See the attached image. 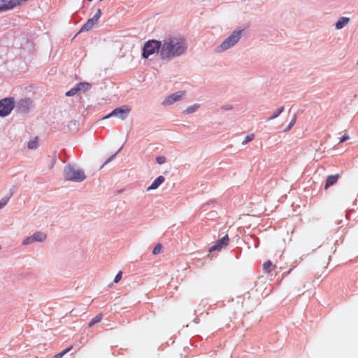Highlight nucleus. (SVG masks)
<instances>
[{
    "label": "nucleus",
    "instance_id": "nucleus-27",
    "mask_svg": "<svg viewBox=\"0 0 358 358\" xmlns=\"http://www.w3.org/2000/svg\"><path fill=\"white\" fill-rule=\"evenodd\" d=\"M156 162L159 164H162L166 162V157L164 156H159L156 158Z\"/></svg>",
    "mask_w": 358,
    "mask_h": 358
},
{
    "label": "nucleus",
    "instance_id": "nucleus-16",
    "mask_svg": "<svg viewBox=\"0 0 358 358\" xmlns=\"http://www.w3.org/2000/svg\"><path fill=\"white\" fill-rule=\"evenodd\" d=\"M200 107V105L199 103H194L192 106H188L184 111V114H191L194 112H196L199 108Z\"/></svg>",
    "mask_w": 358,
    "mask_h": 358
},
{
    "label": "nucleus",
    "instance_id": "nucleus-12",
    "mask_svg": "<svg viewBox=\"0 0 358 358\" xmlns=\"http://www.w3.org/2000/svg\"><path fill=\"white\" fill-rule=\"evenodd\" d=\"M165 180V178L162 176H158L152 184L147 188V191L157 189Z\"/></svg>",
    "mask_w": 358,
    "mask_h": 358
},
{
    "label": "nucleus",
    "instance_id": "nucleus-13",
    "mask_svg": "<svg viewBox=\"0 0 358 358\" xmlns=\"http://www.w3.org/2000/svg\"><path fill=\"white\" fill-rule=\"evenodd\" d=\"M350 22V18L346 17H341L335 24L336 29H341Z\"/></svg>",
    "mask_w": 358,
    "mask_h": 358
},
{
    "label": "nucleus",
    "instance_id": "nucleus-17",
    "mask_svg": "<svg viewBox=\"0 0 358 358\" xmlns=\"http://www.w3.org/2000/svg\"><path fill=\"white\" fill-rule=\"evenodd\" d=\"M77 87L79 91L86 92L90 88L91 85L88 83H80L77 84Z\"/></svg>",
    "mask_w": 358,
    "mask_h": 358
},
{
    "label": "nucleus",
    "instance_id": "nucleus-25",
    "mask_svg": "<svg viewBox=\"0 0 358 358\" xmlns=\"http://www.w3.org/2000/svg\"><path fill=\"white\" fill-rule=\"evenodd\" d=\"M10 197H4L0 200V209L3 208L8 202Z\"/></svg>",
    "mask_w": 358,
    "mask_h": 358
},
{
    "label": "nucleus",
    "instance_id": "nucleus-30",
    "mask_svg": "<svg viewBox=\"0 0 358 358\" xmlns=\"http://www.w3.org/2000/svg\"><path fill=\"white\" fill-rule=\"evenodd\" d=\"M101 15V9H98L96 13L94 15V17L92 18L94 20H96V22H98Z\"/></svg>",
    "mask_w": 358,
    "mask_h": 358
},
{
    "label": "nucleus",
    "instance_id": "nucleus-10",
    "mask_svg": "<svg viewBox=\"0 0 358 358\" xmlns=\"http://www.w3.org/2000/svg\"><path fill=\"white\" fill-rule=\"evenodd\" d=\"M229 238L227 235L224 236L222 238L217 240L215 244L211 247L209 251L211 252L215 250H220L224 247L227 246L229 243Z\"/></svg>",
    "mask_w": 358,
    "mask_h": 358
},
{
    "label": "nucleus",
    "instance_id": "nucleus-26",
    "mask_svg": "<svg viewBox=\"0 0 358 358\" xmlns=\"http://www.w3.org/2000/svg\"><path fill=\"white\" fill-rule=\"evenodd\" d=\"M162 246L161 244H157V245H155V247L153 249V251H152V253L154 255H157L159 253H160L161 250H162Z\"/></svg>",
    "mask_w": 358,
    "mask_h": 358
},
{
    "label": "nucleus",
    "instance_id": "nucleus-1",
    "mask_svg": "<svg viewBox=\"0 0 358 358\" xmlns=\"http://www.w3.org/2000/svg\"><path fill=\"white\" fill-rule=\"evenodd\" d=\"M162 42L160 58L163 61L170 62L184 55L187 50V42L181 36H169Z\"/></svg>",
    "mask_w": 358,
    "mask_h": 358
},
{
    "label": "nucleus",
    "instance_id": "nucleus-4",
    "mask_svg": "<svg viewBox=\"0 0 358 358\" xmlns=\"http://www.w3.org/2000/svg\"><path fill=\"white\" fill-rule=\"evenodd\" d=\"M162 49L161 41L150 40L147 41L143 48V58L148 59L150 56L158 54L160 56Z\"/></svg>",
    "mask_w": 358,
    "mask_h": 358
},
{
    "label": "nucleus",
    "instance_id": "nucleus-28",
    "mask_svg": "<svg viewBox=\"0 0 358 358\" xmlns=\"http://www.w3.org/2000/svg\"><path fill=\"white\" fill-rule=\"evenodd\" d=\"M71 350V348H66V350H63L62 352L58 353L55 356V358H62L66 353H67Z\"/></svg>",
    "mask_w": 358,
    "mask_h": 358
},
{
    "label": "nucleus",
    "instance_id": "nucleus-20",
    "mask_svg": "<svg viewBox=\"0 0 358 358\" xmlns=\"http://www.w3.org/2000/svg\"><path fill=\"white\" fill-rule=\"evenodd\" d=\"M102 316H103V315H102V314H101V313H100V314H99V315H96V316H95V317H94V318L90 321V322L89 323V326H90V327H92V326H93L94 324H96V323L99 322L101 320V319H102Z\"/></svg>",
    "mask_w": 358,
    "mask_h": 358
},
{
    "label": "nucleus",
    "instance_id": "nucleus-14",
    "mask_svg": "<svg viewBox=\"0 0 358 358\" xmlns=\"http://www.w3.org/2000/svg\"><path fill=\"white\" fill-rule=\"evenodd\" d=\"M96 22H97L94 20L92 17L89 19L87 21V22L82 27L80 31L83 32L90 30Z\"/></svg>",
    "mask_w": 358,
    "mask_h": 358
},
{
    "label": "nucleus",
    "instance_id": "nucleus-21",
    "mask_svg": "<svg viewBox=\"0 0 358 358\" xmlns=\"http://www.w3.org/2000/svg\"><path fill=\"white\" fill-rule=\"evenodd\" d=\"M273 264L271 261H267L264 264V269L266 272H271L272 270Z\"/></svg>",
    "mask_w": 358,
    "mask_h": 358
},
{
    "label": "nucleus",
    "instance_id": "nucleus-7",
    "mask_svg": "<svg viewBox=\"0 0 358 358\" xmlns=\"http://www.w3.org/2000/svg\"><path fill=\"white\" fill-rule=\"evenodd\" d=\"M129 111L130 109L126 106L117 108L115 110H113L110 113L105 116L103 119H107L112 117H117L119 119L124 120L127 117Z\"/></svg>",
    "mask_w": 358,
    "mask_h": 358
},
{
    "label": "nucleus",
    "instance_id": "nucleus-31",
    "mask_svg": "<svg viewBox=\"0 0 358 358\" xmlns=\"http://www.w3.org/2000/svg\"><path fill=\"white\" fill-rule=\"evenodd\" d=\"M121 149H122V148H120L117 150V152L116 153H115L113 155H112L111 157H110L107 159V161L105 162V164H107V163L110 162V161H112V160L115 157V156H116V155H117L120 152Z\"/></svg>",
    "mask_w": 358,
    "mask_h": 358
},
{
    "label": "nucleus",
    "instance_id": "nucleus-15",
    "mask_svg": "<svg viewBox=\"0 0 358 358\" xmlns=\"http://www.w3.org/2000/svg\"><path fill=\"white\" fill-rule=\"evenodd\" d=\"M337 179H338V176H328V178L327 179V181H326V184H325L324 188L327 189L330 186H331L334 184H335L336 182V181H337Z\"/></svg>",
    "mask_w": 358,
    "mask_h": 358
},
{
    "label": "nucleus",
    "instance_id": "nucleus-5",
    "mask_svg": "<svg viewBox=\"0 0 358 358\" xmlns=\"http://www.w3.org/2000/svg\"><path fill=\"white\" fill-rule=\"evenodd\" d=\"M15 107V101L13 98L7 97L0 101V116L6 117L8 115Z\"/></svg>",
    "mask_w": 358,
    "mask_h": 358
},
{
    "label": "nucleus",
    "instance_id": "nucleus-29",
    "mask_svg": "<svg viewBox=\"0 0 358 358\" xmlns=\"http://www.w3.org/2000/svg\"><path fill=\"white\" fill-rule=\"evenodd\" d=\"M122 276V271H119L117 273V274L116 275V276L115 277L114 282L115 283H117L121 280Z\"/></svg>",
    "mask_w": 358,
    "mask_h": 358
},
{
    "label": "nucleus",
    "instance_id": "nucleus-9",
    "mask_svg": "<svg viewBox=\"0 0 358 358\" xmlns=\"http://www.w3.org/2000/svg\"><path fill=\"white\" fill-rule=\"evenodd\" d=\"M31 106V101L29 99H21L17 103V110L22 113H26L29 111Z\"/></svg>",
    "mask_w": 358,
    "mask_h": 358
},
{
    "label": "nucleus",
    "instance_id": "nucleus-11",
    "mask_svg": "<svg viewBox=\"0 0 358 358\" xmlns=\"http://www.w3.org/2000/svg\"><path fill=\"white\" fill-rule=\"evenodd\" d=\"M16 7L14 0H0V11L11 10Z\"/></svg>",
    "mask_w": 358,
    "mask_h": 358
},
{
    "label": "nucleus",
    "instance_id": "nucleus-33",
    "mask_svg": "<svg viewBox=\"0 0 358 358\" xmlns=\"http://www.w3.org/2000/svg\"><path fill=\"white\" fill-rule=\"evenodd\" d=\"M231 108V106H227L226 107V109H230Z\"/></svg>",
    "mask_w": 358,
    "mask_h": 358
},
{
    "label": "nucleus",
    "instance_id": "nucleus-6",
    "mask_svg": "<svg viewBox=\"0 0 358 358\" xmlns=\"http://www.w3.org/2000/svg\"><path fill=\"white\" fill-rule=\"evenodd\" d=\"M47 238V234L42 231H36L33 235L25 238L22 242V245H31L35 242L43 243Z\"/></svg>",
    "mask_w": 358,
    "mask_h": 358
},
{
    "label": "nucleus",
    "instance_id": "nucleus-22",
    "mask_svg": "<svg viewBox=\"0 0 358 358\" xmlns=\"http://www.w3.org/2000/svg\"><path fill=\"white\" fill-rule=\"evenodd\" d=\"M78 92H79V90L78 89V87L76 85L75 87L72 88L71 90H69L68 92H66V96H74Z\"/></svg>",
    "mask_w": 358,
    "mask_h": 358
},
{
    "label": "nucleus",
    "instance_id": "nucleus-2",
    "mask_svg": "<svg viewBox=\"0 0 358 358\" xmlns=\"http://www.w3.org/2000/svg\"><path fill=\"white\" fill-rule=\"evenodd\" d=\"M243 32V29H235L233 31L229 36L215 48V52L216 53H222L234 48L241 40Z\"/></svg>",
    "mask_w": 358,
    "mask_h": 358
},
{
    "label": "nucleus",
    "instance_id": "nucleus-24",
    "mask_svg": "<svg viewBox=\"0 0 358 358\" xmlns=\"http://www.w3.org/2000/svg\"><path fill=\"white\" fill-rule=\"evenodd\" d=\"M254 138H255V135L253 134L247 135L245 138V140L243 141L242 144L246 145L248 143L252 141L254 139Z\"/></svg>",
    "mask_w": 358,
    "mask_h": 358
},
{
    "label": "nucleus",
    "instance_id": "nucleus-32",
    "mask_svg": "<svg viewBox=\"0 0 358 358\" xmlns=\"http://www.w3.org/2000/svg\"><path fill=\"white\" fill-rule=\"evenodd\" d=\"M348 139H350L349 136L345 134L344 136H343V137L341 138L339 143H343V142L348 141Z\"/></svg>",
    "mask_w": 358,
    "mask_h": 358
},
{
    "label": "nucleus",
    "instance_id": "nucleus-23",
    "mask_svg": "<svg viewBox=\"0 0 358 358\" xmlns=\"http://www.w3.org/2000/svg\"><path fill=\"white\" fill-rule=\"evenodd\" d=\"M296 120V115L295 114L293 116V117H292L291 122H289V125L287 126V127L285 129V131H287L289 129H291V128L294 125Z\"/></svg>",
    "mask_w": 358,
    "mask_h": 358
},
{
    "label": "nucleus",
    "instance_id": "nucleus-8",
    "mask_svg": "<svg viewBox=\"0 0 358 358\" xmlns=\"http://www.w3.org/2000/svg\"><path fill=\"white\" fill-rule=\"evenodd\" d=\"M185 94V92L184 91H178L171 94L164 99V101L162 102V105L164 106H171L174 103L181 100L184 97Z\"/></svg>",
    "mask_w": 358,
    "mask_h": 358
},
{
    "label": "nucleus",
    "instance_id": "nucleus-18",
    "mask_svg": "<svg viewBox=\"0 0 358 358\" xmlns=\"http://www.w3.org/2000/svg\"><path fill=\"white\" fill-rule=\"evenodd\" d=\"M284 110V107L282 106L277 109L273 114L268 118V120H272L278 117Z\"/></svg>",
    "mask_w": 358,
    "mask_h": 358
},
{
    "label": "nucleus",
    "instance_id": "nucleus-3",
    "mask_svg": "<svg viewBox=\"0 0 358 358\" xmlns=\"http://www.w3.org/2000/svg\"><path fill=\"white\" fill-rule=\"evenodd\" d=\"M64 177L66 180L80 182L85 180L84 171L74 164H68L64 169Z\"/></svg>",
    "mask_w": 358,
    "mask_h": 358
},
{
    "label": "nucleus",
    "instance_id": "nucleus-19",
    "mask_svg": "<svg viewBox=\"0 0 358 358\" xmlns=\"http://www.w3.org/2000/svg\"><path fill=\"white\" fill-rule=\"evenodd\" d=\"M28 148L30 150H34L36 149L38 147V139L37 138H35L33 140L29 141L28 143Z\"/></svg>",
    "mask_w": 358,
    "mask_h": 358
}]
</instances>
